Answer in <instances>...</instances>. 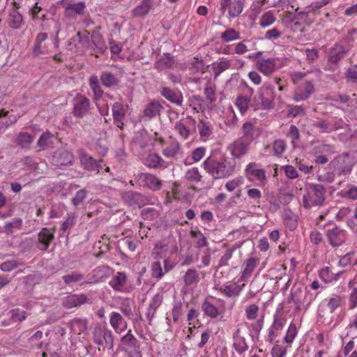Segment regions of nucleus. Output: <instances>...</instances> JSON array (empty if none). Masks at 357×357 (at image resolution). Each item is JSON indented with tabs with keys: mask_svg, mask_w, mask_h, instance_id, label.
<instances>
[{
	"mask_svg": "<svg viewBox=\"0 0 357 357\" xmlns=\"http://www.w3.org/2000/svg\"><path fill=\"white\" fill-rule=\"evenodd\" d=\"M324 188L320 185H314L308 188L307 193L303 195V202L305 208L313 205L321 204L324 198Z\"/></svg>",
	"mask_w": 357,
	"mask_h": 357,
	"instance_id": "obj_4",
	"label": "nucleus"
},
{
	"mask_svg": "<svg viewBox=\"0 0 357 357\" xmlns=\"http://www.w3.org/2000/svg\"><path fill=\"white\" fill-rule=\"evenodd\" d=\"M54 136L50 132L43 133L38 141V145L42 149H45L52 146Z\"/></svg>",
	"mask_w": 357,
	"mask_h": 357,
	"instance_id": "obj_39",
	"label": "nucleus"
},
{
	"mask_svg": "<svg viewBox=\"0 0 357 357\" xmlns=\"http://www.w3.org/2000/svg\"><path fill=\"white\" fill-rule=\"evenodd\" d=\"M197 129L202 138L207 139L212 133V126L209 122L200 121Z\"/></svg>",
	"mask_w": 357,
	"mask_h": 357,
	"instance_id": "obj_41",
	"label": "nucleus"
},
{
	"mask_svg": "<svg viewBox=\"0 0 357 357\" xmlns=\"http://www.w3.org/2000/svg\"><path fill=\"white\" fill-rule=\"evenodd\" d=\"M204 314L211 319H222L225 312V302L220 298L210 296L202 304Z\"/></svg>",
	"mask_w": 357,
	"mask_h": 357,
	"instance_id": "obj_3",
	"label": "nucleus"
},
{
	"mask_svg": "<svg viewBox=\"0 0 357 357\" xmlns=\"http://www.w3.org/2000/svg\"><path fill=\"white\" fill-rule=\"evenodd\" d=\"M259 307L255 304L248 305L245 310L246 318L248 320L257 319L259 315Z\"/></svg>",
	"mask_w": 357,
	"mask_h": 357,
	"instance_id": "obj_45",
	"label": "nucleus"
},
{
	"mask_svg": "<svg viewBox=\"0 0 357 357\" xmlns=\"http://www.w3.org/2000/svg\"><path fill=\"white\" fill-rule=\"evenodd\" d=\"M245 175L252 181L261 183L266 178L264 171L255 162L249 163L245 168Z\"/></svg>",
	"mask_w": 357,
	"mask_h": 357,
	"instance_id": "obj_11",
	"label": "nucleus"
},
{
	"mask_svg": "<svg viewBox=\"0 0 357 357\" xmlns=\"http://www.w3.org/2000/svg\"><path fill=\"white\" fill-rule=\"evenodd\" d=\"M89 106V100L82 96H77L74 99V114L77 116H83L86 114Z\"/></svg>",
	"mask_w": 357,
	"mask_h": 357,
	"instance_id": "obj_17",
	"label": "nucleus"
},
{
	"mask_svg": "<svg viewBox=\"0 0 357 357\" xmlns=\"http://www.w3.org/2000/svg\"><path fill=\"white\" fill-rule=\"evenodd\" d=\"M163 160L155 153L149 154L144 160V164L149 167L156 168L162 165Z\"/></svg>",
	"mask_w": 357,
	"mask_h": 357,
	"instance_id": "obj_40",
	"label": "nucleus"
},
{
	"mask_svg": "<svg viewBox=\"0 0 357 357\" xmlns=\"http://www.w3.org/2000/svg\"><path fill=\"white\" fill-rule=\"evenodd\" d=\"M70 326L73 333L81 334L86 331L87 324L85 319L76 318L70 321Z\"/></svg>",
	"mask_w": 357,
	"mask_h": 357,
	"instance_id": "obj_31",
	"label": "nucleus"
},
{
	"mask_svg": "<svg viewBox=\"0 0 357 357\" xmlns=\"http://www.w3.org/2000/svg\"><path fill=\"white\" fill-rule=\"evenodd\" d=\"M243 183V178L241 177L235 178L228 181L225 184V188L229 192L234 191L236 188L241 185Z\"/></svg>",
	"mask_w": 357,
	"mask_h": 357,
	"instance_id": "obj_56",
	"label": "nucleus"
},
{
	"mask_svg": "<svg viewBox=\"0 0 357 357\" xmlns=\"http://www.w3.org/2000/svg\"><path fill=\"white\" fill-rule=\"evenodd\" d=\"M54 238V234L47 228H43L38 234L39 249L46 250Z\"/></svg>",
	"mask_w": 357,
	"mask_h": 357,
	"instance_id": "obj_22",
	"label": "nucleus"
},
{
	"mask_svg": "<svg viewBox=\"0 0 357 357\" xmlns=\"http://www.w3.org/2000/svg\"><path fill=\"white\" fill-rule=\"evenodd\" d=\"M139 181L141 185H145L153 190H158L161 187L160 181L156 176L151 174H141L139 176Z\"/></svg>",
	"mask_w": 357,
	"mask_h": 357,
	"instance_id": "obj_16",
	"label": "nucleus"
},
{
	"mask_svg": "<svg viewBox=\"0 0 357 357\" xmlns=\"http://www.w3.org/2000/svg\"><path fill=\"white\" fill-rule=\"evenodd\" d=\"M190 234L192 238L197 239L196 242L197 247L202 248L207 245L206 238L200 231H191Z\"/></svg>",
	"mask_w": 357,
	"mask_h": 357,
	"instance_id": "obj_57",
	"label": "nucleus"
},
{
	"mask_svg": "<svg viewBox=\"0 0 357 357\" xmlns=\"http://www.w3.org/2000/svg\"><path fill=\"white\" fill-rule=\"evenodd\" d=\"M109 323L115 331L121 333L126 330L127 324L123 321L122 316L116 312H112L109 317Z\"/></svg>",
	"mask_w": 357,
	"mask_h": 357,
	"instance_id": "obj_20",
	"label": "nucleus"
},
{
	"mask_svg": "<svg viewBox=\"0 0 357 357\" xmlns=\"http://www.w3.org/2000/svg\"><path fill=\"white\" fill-rule=\"evenodd\" d=\"M327 236L330 243L333 246H339L345 241V232L337 227L329 229Z\"/></svg>",
	"mask_w": 357,
	"mask_h": 357,
	"instance_id": "obj_18",
	"label": "nucleus"
},
{
	"mask_svg": "<svg viewBox=\"0 0 357 357\" xmlns=\"http://www.w3.org/2000/svg\"><path fill=\"white\" fill-rule=\"evenodd\" d=\"M102 83L106 86H111L117 82V79L111 73L105 72L101 75Z\"/></svg>",
	"mask_w": 357,
	"mask_h": 357,
	"instance_id": "obj_49",
	"label": "nucleus"
},
{
	"mask_svg": "<svg viewBox=\"0 0 357 357\" xmlns=\"http://www.w3.org/2000/svg\"><path fill=\"white\" fill-rule=\"evenodd\" d=\"M249 143L245 138H240L228 146L230 154L234 158H240L243 156L248 150Z\"/></svg>",
	"mask_w": 357,
	"mask_h": 357,
	"instance_id": "obj_9",
	"label": "nucleus"
},
{
	"mask_svg": "<svg viewBox=\"0 0 357 357\" xmlns=\"http://www.w3.org/2000/svg\"><path fill=\"white\" fill-rule=\"evenodd\" d=\"M126 281V275L124 273L118 272L109 281V284L114 290L122 291Z\"/></svg>",
	"mask_w": 357,
	"mask_h": 357,
	"instance_id": "obj_24",
	"label": "nucleus"
},
{
	"mask_svg": "<svg viewBox=\"0 0 357 357\" xmlns=\"http://www.w3.org/2000/svg\"><path fill=\"white\" fill-rule=\"evenodd\" d=\"M162 94L167 100L178 105H181L183 101L181 93L173 91L169 88H164Z\"/></svg>",
	"mask_w": 357,
	"mask_h": 357,
	"instance_id": "obj_26",
	"label": "nucleus"
},
{
	"mask_svg": "<svg viewBox=\"0 0 357 357\" xmlns=\"http://www.w3.org/2000/svg\"><path fill=\"white\" fill-rule=\"evenodd\" d=\"M185 178L190 181L198 182L201 180L202 176L197 168L193 167L189 169L185 176Z\"/></svg>",
	"mask_w": 357,
	"mask_h": 357,
	"instance_id": "obj_50",
	"label": "nucleus"
},
{
	"mask_svg": "<svg viewBox=\"0 0 357 357\" xmlns=\"http://www.w3.org/2000/svg\"><path fill=\"white\" fill-rule=\"evenodd\" d=\"M93 342L99 346H107L109 349H112L113 336L112 331L105 326H98L93 332Z\"/></svg>",
	"mask_w": 357,
	"mask_h": 357,
	"instance_id": "obj_5",
	"label": "nucleus"
},
{
	"mask_svg": "<svg viewBox=\"0 0 357 357\" xmlns=\"http://www.w3.org/2000/svg\"><path fill=\"white\" fill-rule=\"evenodd\" d=\"M297 334L298 328L296 324L294 322H291L283 338L284 342L290 347L294 341Z\"/></svg>",
	"mask_w": 357,
	"mask_h": 357,
	"instance_id": "obj_34",
	"label": "nucleus"
},
{
	"mask_svg": "<svg viewBox=\"0 0 357 357\" xmlns=\"http://www.w3.org/2000/svg\"><path fill=\"white\" fill-rule=\"evenodd\" d=\"M286 318L281 310H277L273 315V321L271 327L276 331H281L286 324Z\"/></svg>",
	"mask_w": 357,
	"mask_h": 357,
	"instance_id": "obj_30",
	"label": "nucleus"
},
{
	"mask_svg": "<svg viewBox=\"0 0 357 357\" xmlns=\"http://www.w3.org/2000/svg\"><path fill=\"white\" fill-rule=\"evenodd\" d=\"M153 6L152 0H142L141 3L133 10V15L141 17L146 15Z\"/></svg>",
	"mask_w": 357,
	"mask_h": 357,
	"instance_id": "obj_29",
	"label": "nucleus"
},
{
	"mask_svg": "<svg viewBox=\"0 0 357 357\" xmlns=\"http://www.w3.org/2000/svg\"><path fill=\"white\" fill-rule=\"evenodd\" d=\"M280 67L279 59H262L257 62L259 70L265 75L272 74Z\"/></svg>",
	"mask_w": 357,
	"mask_h": 357,
	"instance_id": "obj_10",
	"label": "nucleus"
},
{
	"mask_svg": "<svg viewBox=\"0 0 357 357\" xmlns=\"http://www.w3.org/2000/svg\"><path fill=\"white\" fill-rule=\"evenodd\" d=\"M183 305L181 302H175L172 310V319L174 323L177 322L182 314Z\"/></svg>",
	"mask_w": 357,
	"mask_h": 357,
	"instance_id": "obj_48",
	"label": "nucleus"
},
{
	"mask_svg": "<svg viewBox=\"0 0 357 357\" xmlns=\"http://www.w3.org/2000/svg\"><path fill=\"white\" fill-rule=\"evenodd\" d=\"M239 38V33L234 29H227L222 34V38L225 42H230Z\"/></svg>",
	"mask_w": 357,
	"mask_h": 357,
	"instance_id": "obj_59",
	"label": "nucleus"
},
{
	"mask_svg": "<svg viewBox=\"0 0 357 357\" xmlns=\"http://www.w3.org/2000/svg\"><path fill=\"white\" fill-rule=\"evenodd\" d=\"M160 107L161 106L158 102L153 101L144 109V115L149 118H153L159 114Z\"/></svg>",
	"mask_w": 357,
	"mask_h": 357,
	"instance_id": "obj_43",
	"label": "nucleus"
},
{
	"mask_svg": "<svg viewBox=\"0 0 357 357\" xmlns=\"http://www.w3.org/2000/svg\"><path fill=\"white\" fill-rule=\"evenodd\" d=\"M258 264V260L254 257L248 258L244 262V268L241 272V280L246 281L248 278L252 274L254 270Z\"/></svg>",
	"mask_w": 357,
	"mask_h": 357,
	"instance_id": "obj_23",
	"label": "nucleus"
},
{
	"mask_svg": "<svg viewBox=\"0 0 357 357\" xmlns=\"http://www.w3.org/2000/svg\"><path fill=\"white\" fill-rule=\"evenodd\" d=\"M287 347L281 344H276L271 349L273 357H285L287 354Z\"/></svg>",
	"mask_w": 357,
	"mask_h": 357,
	"instance_id": "obj_55",
	"label": "nucleus"
},
{
	"mask_svg": "<svg viewBox=\"0 0 357 357\" xmlns=\"http://www.w3.org/2000/svg\"><path fill=\"white\" fill-rule=\"evenodd\" d=\"M33 139L31 136L25 132L20 133L18 136V142L23 148H27L32 142Z\"/></svg>",
	"mask_w": 357,
	"mask_h": 357,
	"instance_id": "obj_58",
	"label": "nucleus"
},
{
	"mask_svg": "<svg viewBox=\"0 0 357 357\" xmlns=\"http://www.w3.org/2000/svg\"><path fill=\"white\" fill-rule=\"evenodd\" d=\"M78 155L80 163L85 169L88 171H99L100 167L99 162L94 160L92 157L87 155L82 149L78 151Z\"/></svg>",
	"mask_w": 357,
	"mask_h": 357,
	"instance_id": "obj_12",
	"label": "nucleus"
},
{
	"mask_svg": "<svg viewBox=\"0 0 357 357\" xmlns=\"http://www.w3.org/2000/svg\"><path fill=\"white\" fill-rule=\"evenodd\" d=\"M15 8L10 12L8 22H22V15L18 11L19 7L17 6L16 3L14 2Z\"/></svg>",
	"mask_w": 357,
	"mask_h": 357,
	"instance_id": "obj_54",
	"label": "nucleus"
},
{
	"mask_svg": "<svg viewBox=\"0 0 357 357\" xmlns=\"http://www.w3.org/2000/svg\"><path fill=\"white\" fill-rule=\"evenodd\" d=\"M178 251L176 245L172 241H160L157 243L152 251V256L154 259L166 258Z\"/></svg>",
	"mask_w": 357,
	"mask_h": 357,
	"instance_id": "obj_6",
	"label": "nucleus"
},
{
	"mask_svg": "<svg viewBox=\"0 0 357 357\" xmlns=\"http://www.w3.org/2000/svg\"><path fill=\"white\" fill-rule=\"evenodd\" d=\"M244 42H246L247 43L250 44V40H244L243 42L238 43L236 45L235 47V52L238 54H243L245 53L246 52L249 51L250 50L254 49V43L252 44V47H250V45H247L244 43Z\"/></svg>",
	"mask_w": 357,
	"mask_h": 357,
	"instance_id": "obj_60",
	"label": "nucleus"
},
{
	"mask_svg": "<svg viewBox=\"0 0 357 357\" xmlns=\"http://www.w3.org/2000/svg\"><path fill=\"white\" fill-rule=\"evenodd\" d=\"M112 114L116 126L119 128H122L123 125L122 120L125 116V111L123 105L119 102H116L112 107Z\"/></svg>",
	"mask_w": 357,
	"mask_h": 357,
	"instance_id": "obj_28",
	"label": "nucleus"
},
{
	"mask_svg": "<svg viewBox=\"0 0 357 357\" xmlns=\"http://www.w3.org/2000/svg\"><path fill=\"white\" fill-rule=\"evenodd\" d=\"M73 155L66 150L56 152L53 156V160L56 165H68L72 163Z\"/></svg>",
	"mask_w": 357,
	"mask_h": 357,
	"instance_id": "obj_19",
	"label": "nucleus"
},
{
	"mask_svg": "<svg viewBox=\"0 0 357 357\" xmlns=\"http://www.w3.org/2000/svg\"><path fill=\"white\" fill-rule=\"evenodd\" d=\"M200 273L193 268H189L183 276V280L186 286L197 284L200 281Z\"/></svg>",
	"mask_w": 357,
	"mask_h": 357,
	"instance_id": "obj_25",
	"label": "nucleus"
},
{
	"mask_svg": "<svg viewBox=\"0 0 357 357\" xmlns=\"http://www.w3.org/2000/svg\"><path fill=\"white\" fill-rule=\"evenodd\" d=\"M163 301V295L161 293L156 294L151 300L149 307L146 312V317L149 320V324H151L152 320L155 317V314L160 306Z\"/></svg>",
	"mask_w": 357,
	"mask_h": 357,
	"instance_id": "obj_14",
	"label": "nucleus"
},
{
	"mask_svg": "<svg viewBox=\"0 0 357 357\" xmlns=\"http://www.w3.org/2000/svg\"><path fill=\"white\" fill-rule=\"evenodd\" d=\"M86 4L84 1L73 3L70 10L66 14L67 16L75 17L77 15H82L84 14Z\"/></svg>",
	"mask_w": 357,
	"mask_h": 357,
	"instance_id": "obj_42",
	"label": "nucleus"
},
{
	"mask_svg": "<svg viewBox=\"0 0 357 357\" xmlns=\"http://www.w3.org/2000/svg\"><path fill=\"white\" fill-rule=\"evenodd\" d=\"M250 102V100L245 96H239L236 100V106L240 110V112L243 114L244 113L248 107Z\"/></svg>",
	"mask_w": 357,
	"mask_h": 357,
	"instance_id": "obj_52",
	"label": "nucleus"
},
{
	"mask_svg": "<svg viewBox=\"0 0 357 357\" xmlns=\"http://www.w3.org/2000/svg\"><path fill=\"white\" fill-rule=\"evenodd\" d=\"M343 197L351 199H357V186L351 185L348 188L342 191Z\"/></svg>",
	"mask_w": 357,
	"mask_h": 357,
	"instance_id": "obj_61",
	"label": "nucleus"
},
{
	"mask_svg": "<svg viewBox=\"0 0 357 357\" xmlns=\"http://www.w3.org/2000/svg\"><path fill=\"white\" fill-rule=\"evenodd\" d=\"M152 275L156 278H161L163 275L162 269L160 262L154 261L151 265Z\"/></svg>",
	"mask_w": 357,
	"mask_h": 357,
	"instance_id": "obj_64",
	"label": "nucleus"
},
{
	"mask_svg": "<svg viewBox=\"0 0 357 357\" xmlns=\"http://www.w3.org/2000/svg\"><path fill=\"white\" fill-rule=\"evenodd\" d=\"M199 312L195 308H191L187 314V320L189 325H192L195 327L196 323L198 321Z\"/></svg>",
	"mask_w": 357,
	"mask_h": 357,
	"instance_id": "obj_63",
	"label": "nucleus"
},
{
	"mask_svg": "<svg viewBox=\"0 0 357 357\" xmlns=\"http://www.w3.org/2000/svg\"><path fill=\"white\" fill-rule=\"evenodd\" d=\"M121 342L122 345L126 347V350L136 349L139 346L138 340L131 333L130 331L121 338Z\"/></svg>",
	"mask_w": 357,
	"mask_h": 357,
	"instance_id": "obj_35",
	"label": "nucleus"
},
{
	"mask_svg": "<svg viewBox=\"0 0 357 357\" xmlns=\"http://www.w3.org/2000/svg\"><path fill=\"white\" fill-rule=\"evenodd\" d=\"M255 102L259 107L269 108L273 100V90L269 86H263L257 92V97H255Z\"/></svg>",
	"mask_w": 357,
	"mask_h": 357,
	"instance_id": "obj_7",
	"label": "nucleus"
},
{
	"mask_svg": "<svg viewBox=\"0 0 357 357\" xmlns=\"http://www.w3.org/2000/svg\"><path fill=\"white\" fill-rule=\"evenodd\" d=\"M123 200L128 203L130 206H140V201L142 196L134 192H128L123 195Z\"/></svg>",
	"mask_w": 357,
	"mask_h": 357,
	"instance_id": "obj_36",
	"label": "nucleus"
},
{
	"mask_svg": "<svg viewBox=\"0 0 357 357\" xmlns=\"http://www.w3.org/2000/svg\"><path fill=\"white\" fill-rule=\"evenodd\" d=\"M31 15L33 20H45V14L43 9L38 6V3H36L31 9Z\"/></svg>",
	"mask_w": 357,
	"mask_h": 357,
	"instance_id": "obj_46",
	"label": "nucleus"
},
{
	"mask_svg": "<svg viewBox=\"0 0 357 357\" xmlns=\"http://www.w3.org/2000/svg\"><path fill=\"white\" fill-rule=\"evenodd\" d=\"M354 163L353 155L351 153H344L338 155L330 163L329 171L319 175V181L331 183L334 181L335 176L345 175L350 173Z\"/></svg>",
	"mask_w": 357,
	"mask_h": 357,
	"instance_id": "obj_1",
	"label": "nucleus"
},
{
	"mask_svg": "<svg viewBox=\"0 0 357 357\" xmlns=\"http://www.w3.org/2000/svg\"><path fill=\"white\" fill-rule=\"evenodd\" d=\"M344 47L342 45H336L330 52L329 61L332 63H336L344 56Z\"/></svg>",
	"mask_w": 357,
	"mask_h": 357,
	"instance_id": "obj_37",
	"label": "nucleus"
},
{
	"mask_svg": "<svg viewBox=\"0 0 357 357\" xmlns=\"http://www.w3.org/2000/svg\"><path fill=\"white\" fill-rule=\"evenodd\" d=\"M163 155L167 158H174L181 153L179 143L176 140L171 141L162 151Z\"/></svg>",
	"mask_w": 357,
	"mask_h": 357,
	"instance_id": "obj_27",
	"label": "nucleus"
},
{
	"mask_svg": "<svg viewBox=\"0 0 357 357\" xmlns=\"http://www.w3.org/2000/svg\"><path fill=\"white\" fill-rule=\"evenodd\" d=\"M63 278L64 282L66 284H69L71 283L78 282L82 281L84 278V276L82 274H81L79 273L75 272V273H72L70 274L64 275L63 277Z\"/></svg>",
	"mask_w": 357,
	"mask_h": 357,
	"instance_id": "obj_51",
	"label": "nucleus"
},
{
	"mask_svg": "<svg viewBox=\"0 0 357 357\" xmlns=\"http://www.w3.org/2000/svg\"><path fill=\"white\" fill-rule=\"evenodd\" d=\"M244 284L242 286L238 285L237 284H226L221 286L219 289L220 291L225 295L226 297H236L239 295L242 291Z\"/></svg>",
	"mask_w": 357,
	"mask_h": 357,
	"instance_id": "obj_21",
	"label": "nucleus"
},
{
	"mask_svg": "<svg viewBox=\"0 0 357 357\" xmlns=\"http://www.w3.org/2000/svg\"><path fill=\"white\" fill-rule=\"evenodd\" d=\"M89 301L87 296L84 294H71L64 298L63 304L68 308L75 307Z\"/></svg>",
	"mask_w": 357,
	"mask_h": 357,
	"instance_id": "obj_15",
	"label": "nucleus"
},
{
	"mask_svg": "<svg viewBox=\"0 0 357 357\" xmlns=\"http://www.w3.org/2000/svg\"><path fill=\"white\" fill-rule=\"evenodd\" d=\"M286 144L283 140H275L273 144V153L276 155H281L285 150Z\"/></svg>",
	"mask_w": 357,
	"mask_h": 357,
	"instance_id": "obj_62",
	"label": "nucleus"
},
{
	"mask_svg": "<svg viewBox=\"0 0 357 357\" xmlns=\"http://www.w3.org/2000/svg\"><path fill=\"white\" fill-rule=\"evenodd\" d=\"M91 38L94 50H97V52H104L106 49V45L100 33L98 31L93 32Z\"/></svg>",
	"mask_w": 357,
	"mask_h": 357,
	"instance_id": "obj_32",
	"label": "nucleus"
},
{
	"mask_svg": "<svg viewBox=\"0 0 357 357\" xmlns=\"http://www.w3.org/2000/svg\"><path fill=\"white\" fill-rule=\"evenodd\" d=\"M175 130L184 139H187L190 133V129L188 128L185 122L178 121L174 126Z\"/></svg>",
	"mask_w": 357,
	"mask_h": 357,
	"instance_id": "obj_44",
	"label": "nucleus"
},
{
	"mask_svg": "<svg viewBox=\"0 0 357 357\" xmlns=\"http://www.w3.org/2000/svg\"><path fill=\"white\" fill-rule=\"evenodd\" d=\"M314 92V86L310 82L299 86L295 91L294 100L296 102L306 100Z\"/></svg>",
	"mask_w": 357,
	"mask_h": 357,
	"instance_id": "obj_13",
	"label": "nucleus"
},
{
	"mask_svg": "<svg viewBox=\"0 0 357 357\" xmlns=\"http://www.w3.org/2000/svg\"><path fill=\"white\" fill-rule=\"evenodd\" d=\"M220 6L222 12L225 13L228 10L229 15L231 17L239 15L243 10L241 0H221Z\"/></svg>",
	"mask_w": 357,
	"mask_h": 357,
	"instance_id": "obj_8",
	"label": "nucleus"
},
{
	"mask_svg": "<svg viewBox=\"0 0 357 357\" xmlns=\"http://www.w3.org/2000/svg\"><path fill=\"white\" fill-rule=\"evenodd\" d=\"M203 166L204 169L215 179L229 177L235 169V165L230 161L227 160L218 161L211 158L204 161Z\"/></svg>",
	"mask_w": 357,
	"mask_h": 357,
	"instance_id": "obj_2",
	"label": "nucleus"
},
{
	"mask_svg": "<svg viewBox=\"0 0 357 357\" xmlns=\"http://www.w3.org/2000/svg\"><path fill=\"white\" fill-rule=\"evenodd\" d=\"M231 66L230 61L227 59H222L220 61L214 62L212 65V68L215 77H218L223 71L229 68Z\"/></svg>",
	"mask_w": 357,
	"mask_h": 357,
	"instance_id": "obj_33",
	"label": "nucleus"
},
{
	"mask_svg": "<svg viewBox=\"0 0 357 357\" xmlns=\"http://www.w3.org/2000/svg\"><path fill=\"white\" fill-rule=\"evenodd\" d=\"M234 348L238 354H243L248 350V346L244 337L238 335V333L234 335Z\"/></svg>",
	"mask_w": 357,
	"mask_h": 357,
	"instance_id": "obj_38",
	"label": "nucleus"
},
{
	"mask_svg": "<svg viewBox=\"0 0 357 357\" xmlns=\"http://www.w3.org/2000/svg\"><path fill=\"white\" fill-rule=\"evenodd\" d=\"M22 225V220L19 218H14L12 221L8 222L4 226L5 232L10 234L13 232V229H21Z\"/></svg>",
	"mask_w": 357,
	"mask_h": 357,
	"instance_id": "obj_47",
	"label": "nucleus"
},
{
	"mask_svg": "<svg viewBox=\"0 0 357 357\" xmlns=\"http://www.w3.org/2000/svg\"><path fill=\"white\" fill-rule=\"evenodd\" d=\"M281 169L284 171L285 176L289 179H295L297 178L299 176L298 172L292 165H284L282 166Z\"/></svg>",
	"mask_w": 357,
	"mask_h": 357,
	"instance_id": "obj_53",
	"label": "nucleus"
}]
</instances>
